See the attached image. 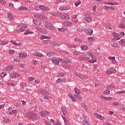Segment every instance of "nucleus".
I'll return each instance as SVG.
<instances>
[{
	"label": "nucleus",
	"instance_id": "3c124183",
	"mask_svg": "<svg viewBox=\"0 0 125 125\" xmlns=\"http://www.w3.org/2000/svg\"><path fill=\"white\" fill-rule=\"evenodd\" d=\"M68 96L69 97H70L71 99H72V101H76V99L74 97V96H72L71 94H69Z\"/></svg>",
	"mask_w": 125,
	"mask_h": 125
},
{
	"label": "nucleus",
	"instance_id": "a18cd8bd",
	"mask_svg": "<svg viewBox=\"0 0 125 125\" xmlns=\"http://www.w3.org/2000/svg\"><path fill=\"white\" fill-rule=\"evenodd\" d=\"M115 86L113 84H110L106 87L107 89H112V88H114Z\"/></svg>",
	"mask_w": 125,
	"mask_h": 125
},
{
	"label": "nucleus",
	"instance_id": "37998d69",
	"mask_svg": "<svg viewBox=\"0 0 125 125\" xmlns=\"http://www.w3.org/2000/svg\"><path fill=\"white\" fill-rule=\"evenodd\" d=\"M74 91L76 94L80 95L81 94V90L78 88H75Z\"/></svg>",
	"mask_w": 125,
	"mask_h": 125
},
{
	"label": "nucleus",
	"instance_id": "09e8293b",
	"mask_svg": "<svg viewBox=\"0 0 125 125\" xmlns=\"http://www.w3.org/2000/svg\"><path fill=\"white\" fill-rule=\"evenodd\" d=\"M87 40L90 42H94V41H95V38L93 37H88Z\"/></svg>",
	"mask_w": 125,
	"mask_h": 125
},
{
	"label": "nucleus",
	"instance_id": "69168bd1",
	"mask_svg": "<svg viewBox=\"0 0 125 125\" xmlns=\"http://www.w3.org/2000/svg\"><path fill=\"white\" fill-rule=\"evenodd\" d=\"M105 28L106 29H107V30H111V26H110L109 24H106L105 25Z\"/></svg>",
	"mask_w": 125,
	"mask_h": 125
},
{
	"label": "nucleus",
	"instance_id": "bf43d9fd",
	"mask_svg": "<svg viewBox=\"0 0 125 125\" xmlns=\"http://www.w3.org/2000/svg\"><path fill=\"white\" fill-rule=\"evenodd\" d=\"M83 121H88V117H87V116L85 115L83 116Z\"/></svg>",
	"mask_w": 125,
	"mask_h": 125
},
{
	"label": "nucleus",
	"instance_id": "cd10ccee",
	"mask_svg": "<svg viewBox=\"0 0 125 125\" xmlns=\"http://www.w3.org/2000/svg\"><path fill=\"white\" fill-rule=\"evenodd\" d=\"M62 119H63V120L64 121V124L65 125H70V122H69V120L66 119V118L63 117Z\"/></svg>",
	"mask_w": 125,
	"mask_h": 125
},
{
	"label": "nucleus",
	"instance_id": "72a5a7b5",
	"mask_svg": "<svg viewBox=\"0 0 125 125\" xmlns=\"http://www.w3.org/2000/svg\"><path fill=\"white\" fill-rule=\"evenodd\" d=\"M74 98L76 99H78V100H82V98L80 95L74 94Z\"/></svg>",
	"mask_w": 125,
	"mask_h": 125
},
{
	"label": "nucleus",
	"instance_id": "4be33fe9",
	"mask_svg": "<svg viewBox=\"0 0 125 125\" xmlns=\"http://www.w3.org/2000/svg\"><path fill=\"white\" fill-rule=\"evenodd\" d=\"M79 60H80V61H84V60H87V56L86 55H82L80 57Z\"/></svg>",
	"mask_w": 125,
	"mask_h": 125
},
{
	"label": "nucleus",
	"instance_id": "e433bc0d",
	"mask_svg": "<svg viewBox=\"0 0 125 125\" xmlns=\"http://www.w3.org/2000/svg\"><path fill=\"white\" fill-rule=\"evenodd\" d=\"M9 42L8 41H0V45H4V44H7Z\"/></svg>",
	"mask_w": 125,
	"mask_h": 125
},
{
	"label": "nucleus",
	"instance_id": "bb28decb",
	"mask_svg": "<svg viewBox=\"0 0 125 125\" xmlns=\"http://www.w3.org/2000/svg\"><path fill=\"white\" fill-rule=\"evenodd\" d=\"M62 112V113L64 115H66L67 114V110L66 109V107L65 106H62L61 108Z\"/></svg>",
	"mask_w": 125,
	"mask_h": 125
},
{
	"label": "nucleus",
	"instance_id": "c9c22d12",
	"mask_svg": "<svg viewBox=\"0 0 125 125\" xmlns=\"http://www.w3.org/2000/svg\"><path fill=\"white\" fill-rule=\"evenodd\" d=\"M73 54L74 56H78V55H80V54H81V53L80 51L76 50V51H73Z\"/></svg>",
	"mask_w": 125,
	"mask_h": 125
},
{
	"label": "nucleus",
	"instance_id": "9b49d317",
	"mask_svg": "<svg viewBox=\"0 0 125 125\" xmlns=\"http://www.w3.org/2000/svg\"><path fill=\"white\" fill-rule=\"evenodd\" d=\"M73 23L70 21H64L62 22V25L64 26V27H71Z\"/></svg>",
	"mask_w": 125,
	"mask_h": 125
},
{
	"label": "nucleus",
	"instance_id": "c85d7f7f",
	"mask_svg": "<svg viewBox=\"0 0 125 125\" xmlns=\"http://www.w3.org/2000/svg\"><path fill=\"white\" fill-rule=\"evenodd\" d=\"M46 55L48 56V57H53L55 56V54L53 52L47 53Z\"/></svg>",
	"mask_w": 125,
	"mask_h": 125
},
{
	"label": "nucleus",
	"instance_id": "f257e3e1",
	"mask_svg": "<svg viewBox=\"0 0 125 125\" xmlns=\"http://www.w3.org/2000/svg\"><path fill=\"white\" fill-rule=\"evenodd\" d=\"M43 25L44 27H45V28H48V29H49V30H51V31H53V30H54V27H53V26H52V23H51V22L45 21L43 23Z\"/></svg>",
	"mask_w": 125,
	"mask_h": 125
},
{
	"label": "nucleus",
	"instance_id": "6e6552de",
	"mask_svg": "<svg viewBox=\"0 0 125 125\" xmlns=\"http://www.w3.org/2000/svg\"><path fill=\"white\" fill-rule=\"evenodd\" d=\"M112 37L114 38V39H112V41L113 42H115V41H118V40H120L119 34L116 32H113L112 33Z\"/></svg>",
	"mask_w": 125,
	"mask_h": 125
},
{
	"label": "nucleus",
	"instance_id": "c756f323",
	"mask_svg": "<svg viewBox=\"0 0 125 125\" xmlns=\"http://www.w3.org/2000/svg\"><path fill=\"white\" fill-rule=\"evenodd\" d=\"M51 15H53V16H59L60 14L59 12H55L54 11H53L51 12Z\"/></svg>",
	"mask_w": 125,
	"mask_h": 125
},
{
	"label": "nucleus",
	"instance_id": "ea45409f",
	"mask_svg": "<svg viewBox=\"0 0 125 125\" xmlns=\"http://www.w3.org/2000/svg\"><path fill=\"white\" fill-rule=\"evenodd\" d=\"M40 40H44V39H50V37H48L47 36H45V35H41L40 38Z\"/></svg>",
	"mask_w": 125,
	"mask_h": 125
},
{
	"label": "nucleus",
	"instance_id": "603ef678",
	"mask_svg": "<svg viewBox=\"0 0 125 125\" xmlns=\"http://www.w3.org/2000/svg\"><path fill=\"white\" fill-rule=\"evenodd\" d=\"M83 125H90V124L88 123V121H83Z\"/></svg>",
	"mask_w": 125,
	"mask_h": 125
},
{
	"label": "nucleus",
	"instance_id": "6ab92c4d",
	"mask_svg": "<svg viewBox=\"0 0 125 125\" xmlns=\"http://www.w3.org/2000/svg\"><path fill=\"white\" fill-rule=\"evenodd\" d=\"M61 62V59H54L52 60V62L56 64V65H59V62Z\"/></svg>",
	"mask_w": 125,
	"mask_h": 125
},
{
	"label": "nucleus",
	"instance_id": "864d4df0",
	"mask_svg": "<svg viewBox=\"0 0 125 125\" xmlns=\"http://www.w3.org/2000/svg\"><path fill=\"white\" fill-rule=\"evenodd\" d=\"M110 94V90H106L104 92V94H105V95H108V94Z\"/></svg>",
	"mask_w": 125,
	"mask_h": 125
},
{
	"label": "nucleus",
	"instance_id": "412c9836",
	"mask_svg": "<svg viewBox=\"0 0 125 125\" xmlns=\"http://www.w3.org/2000/svg\"><path fill=\"white\" fill-rule=\"evenodd\" d=\"M33 22L35 25H41L42 24V21L38 20H33Z\"/></svg>",
	"mask_w": 125,
	"mask_h": 125
},
{
	"label": "nucleus",
	"instance_id": "20e7f679",
	"mask_svg": "<svg viewBox=\"0 0 125 125\" xmlns=\"http://www.w3.org/2000/svg\"><path fill=\"white\" fill-rule=\"evenodd\" d=\"M84 20L89 23L92 22V17L91 16L90 13L86 14L85 15Z\"/></svg>",
	"mask_w": 125,
	"mask_h": 125
},
{
	"label": "nucleus",
	"instance_id": "0e129e2a",
	"mask_svg": "<svg viewBox=\"0 0 125 125\" xmlns=\"http://www.w3.org/2000/svg\"><path fill=\"white\" fill-rule=\"evenodd\" d=\"M58 32H64L65 31V28H59L58 29Z\"/></svg>",
	"mask_w": 125,
	"mask_h": 125
},
{
	"label": "nucleus",
	"instance_id": "dca6fc26",
	"mask_svg": "<svg viewBox=\"0 0 125 125\" xmlns=\"http://www.w3.org/2000/svg\"><path fill=\"white\" fill-rule=\"evenodd\" d=\"M39 8H41L42 10H43V11H48L49 10V8H48V7H46L42 5H40Z\"/></svg>",
	"mask_w": 125,
	"mask_h": 125
},
{
	"label": "nucleus",
	"instance_id": "ddd939ff",
	"mask_svg": "<svg viewBox=\"0 0 125 125\" xmlns=\"http://www.w3.org/2000/svg\"><path fill=\"white\" fill-rule=\"evenodd\" d=\"M39 115L41 116V117H45V116H47L49 115V112L47 111H41Z\"/></svg>",
	"mask_w": 125,
	"mask_h": 125
},
{
	"label": "nucleus",
	"instance_id": "f704fd0d",
	"mask_svg": "<svg viewBox=\"0 0 125 125\" xmlns=\"http://www.w3.org/2000/svg\"><path fill=\"white\" fill-rule=\"evenodd\" d=\"M72 22H78V21H79V17L75 16L72 19Z\"/></svg>",
	"mask_w": 125,
	"mask_h": 125
},
{
	"label": "nucleus",
	"instance_id": "13d9d810",
	"mask_svg": "<svg viewBox=\"0 0 125 125\" xmlns=\"http://www.w3.org/2000/svg\"><path fill=\"white\" fill-rule=\"evenodd\" d=\"M88 35H92V34H93V30H92V29H89L88 31Z\"/></svg>",
	"mask_w": 125,
	"mask_h": 125
},
{
	"label": "nucleus",
	"instance_id": "4468645a",
	"mask_svg": "<svg viewBox=\"0 0 125 125\" xmlns=\"http://www.w3.org/2000/svg\"><path fill=\"white\" fill-rule=\"evenodd\" d=\"M8 113H9V115H12V114H17V110H12V108L10 107L8 108Z\"/></svg>",
	"mask_w": 125,
	"mask_h": 125
},
{
	"label": "nucleus",
	"instance_id": "f8f14e48",
	"mask_svg": "<svg viewBox=\"0 0 125 125\" xmlns=\"http://www.w3.org/2000/svg\"><path fill=\"white\" fill-rule=\"evenodd\" d=\"M90 56L91 57L88 60L89 62L90 63H94V62H96V57H95V56L91 57V55H90Z\"/></svg>",
	"mask_w": 125,
	"mask_h": 125
},
{
	"label": "nucleus",
	"instance_id": "4c0bfd02",
	"mask_svg": "<svg viewBox=\"0 0 125 125\" xmlns=\"http://www.w3.org/2000/svg\"><path fill=\"white\" fill-rule=\"evenodd\" d=\"M66 75L65 73H63V72H60L59 75H57V77L58 78H61L62 77H64Z\"/></svg>",
	"mask_w": 125,
	"mask_h": 125
},
{
	"label": "nucleus",
	"instance_id": "052dcab7",
	"mask_svg": "<svg viewBox=\"0 0 125 125\" xmlns=\"http://www.w3.org/2000/svg\"><path fill=\"white\" fill-rule=\"evenodd\" d=\"M81 1H76L75 3V6H78L79 4H81Z\"/></svg>",
	"mask_w": 125,
	"mask_h": 125
},
{
	"label": "nucleus",
	"instance_id": "a19ab883",
	"mask_svg": "<svg viewBox=\"0 0 125 125\" xmlns=\"http://www.w3.org/2000/svg\"><path fill=\"white\" fill-rule=\"evenodd\" d=\"M10 42H12V43H13V44H14V45H16V46H17V45H19V46L22 45V43H21V42L18 43H17L16 42H14L12 41H11Z\"/></svg>",
	"mask_w": 125,
	"mask_h": 125
},
{
	"label": "nucleus",
	"instance_id": "7c9ffc66",
	"mask_svg": "<svg viewBox=\"0 0 125 125\" xmlns=\"http://www.w3.org/2000/svg\"><path fill=\"white\" fill-rule=\"evenodd\" d=\"M86 54H87V55H86V56H87V60H89V58H90L91 57H92L93 56V55L91 53H90L89 52H87ZM90 55L91 56H90Z\"/></svg>",
	"mask_w": 125,
	"mask_h": 125
},
{
	"label": "nucleus",
	"instance_id": "79ce46f5",
	"mask_svg": "<svg viewBox=\"0 0 125 125\" xmlns=\"http://www.w3.org/2000/svg\"><path fill=\"white\" fill-rule=\"evenodd\" d=\"M27 85V83L25 82H22L21 83V87H25Z\"/></svg>",
	"mask_w": 125,
	"mask_h": 125
},
{
	"label": "nucleus",
	"instance_id": "2f4dec72",
	"mask_svg": "<svg viewBox=\"0 0 125 125\" xmlns=\"http://www.w3.org/2000/svg\"><path fill=\"white\" fill-rule=\"evenodd\" d=\"M39 92H41L42 94H49V93H48V91L44 89H41L39 90Z\"/></svg>",
	"mask_w": 125,
	"mask_h": 125
},
{
	"label": "nucleus",
	"instance_id": "a878e982",
	"mask_svg": "<svg viewBox=\"0 0 125 125\" xmlns=\"http://www.w3.org/2000/svg\"><path fill=\"white\" fill-rule=\"evenodd\" d=\"M34 55L35 56H37V57H43V54L40 52H35Z\"/></svg>",
	"mask_w": 125,
	"mask_h": 125
},
{
	"label": "nucleus",
	"instance_id": "5fc2aeb1",
	"mask_svg": "<svg viewBox=\"0 0 125 125\" xmlns=\"http://www.w3.org/2000/svg\"><path fill=\"white\" fill-rule=\"evenodd\" d=\"M119 39H122V37H123V36H125V32H121L119 34Z\"/></svg>",
	"mask_w": 125,
	"mask_h": 125
},
{
	"label": "nucleus",
	"instance_id": "774afa93",
	"mask_svg": "<svg viewBox=\"0 0 125 125\" xmlns=\"http://www.w3.org/2000/svg\"><path fill=\"white\" fill-rule=\"evenodd\" d=\"M45 124L46 125H51V124L50 123V122L48 121H45Z\"/></svg>",
	"mask_w": 125,
	"mask_h": 125
},
{
	"label": "nucleus",
	"instance_id": "5701e85b",
	"mask_svg": "<svg viewBox=\"0 0 125 125\" xmlns=\"http://www.w3.org/2000/svg\"><path fill=\"white\" fill-rule=\"evenodd\" d=\"M105 4H109V5H118L119 4L116 2H104Z\"/></svg>",
	"mask_w": 125,
	"mask_h": 125
},
{
	"label": "nucleus",
	"instance_id": "4d7b16f0",
	"mask_svg": "<svg viewBox=\"0 0 125 125\" xmlns=\"http://www.w3.org/2000/svg\"><path fill=\"white\" fill-rule=\"evenodd\" d=\"M13 61L15 62H20V59H19V58H14Z\"/></svg>",
	"mask_w": 125,
	"mask_h": 125
},
{
	"label": "nucleus",
	"instance_id": "6e6d98bb",
	"mask_svg": "<svg viewBox=\"0 0 125 125\" xmlns=\"http://www.w3.org/2000/svg\"><path fill=\"white\" fill-rule=\"evenodd\" d=\"M7 75V73H6V72H2L0 74V76L1 77H2V78H4V77H5V76H6Z\"/></svg>",
	"mask_w": 125,
	"mask_h": 125
},
{
	"label": "nucleus",
	"instance_id": "58836bf2",
	"mask_svg": "<svg viewBox=\"0 0 125 125\" xmlns=\"http://www.w3.org/2000/svg\"><path fill=\"white\" fill-rule=\"evenodd\" d=\"M8 17L10 20H13L14 18L11 13H8Z\"/></svg>",
	"mask_w": 125,
	"mask_h": 125
},
{
	"label": "nucleus",
	"instance_id": "aec40b11",
	"mask_svg": "<svg viewBox=\"0 0 125 125\" xmlns=\"http://www.w3.org/2000/svg\"><path fill=\"white\" fill-rule=\"evenodd\" d=\"M61 18L62 19H63V18L64 19H70V15L67 13L63 14L62 16L61 17Z\"/></svg>",
	"mask_w": 125,
	"mask_h": 125
},
{
	"label": "nucleus",
	"instance_id": "1a4fd4ad",
	"mask_svg": "<svg viewBox=\"0 0 125 125\" xmlns=\"http://www.w3.org/2000/svg\"><path fill=\"white\" fill-rule=\"evenodd\" d=\"M10 77L11 79H13L14 78H17V77H21V74H20V73L14 72L10 74Z\"/></svg>",
	"mask_w": 125,
	"mask_h": 125
},
{
	"label": "nucleus",
	"instance_id": "49530a36",
	"mask_svg": "<svg viewBox=\"0 0 125 125\" xmlns=\"http://www.w3.org/2000/svg\"><path fill=\"white\" fill-rule=\"evenodd\" d=\"M67 46L70 48H76L77 47V45H72V44H67Z\"/></svg>",
	"mask_w": 125,
	"mask_h": 125
},
{
	"label": "nucleus",
	"instance_id": "e2e57ef3",
	"mask_svg": "<svg viewBox=\"0 0 125 125\" xmlns=\"http://www.w3.org/2000/svg\"><path fill=\"white\" fill-rule=\"evenodd\" d=\"M120 28H122V29H125V24H124V23H121L119 25V26Z\"/></svg>",
	"mask_w": 125,
	"mask_h": 125
},
{
	"label": "nucleus",
	"instance_id": "2eb2a0df",
	"mask_svg": "<svg viewBox=\"0 0 125 125\" xmlns=\"http://www.w3.org/2000/svg\"><path fill=\"white\" fill-rule=\"evenodd\" d=\"M94 116H96V118H98V119H99V120H101L102 121L105 120V117H104L101 115H99L96 112L95 113Z\"/></svg>",
	"mask_w": 125,
	"mask_h": 125
},
{
	"label": "nucleus",
	"instance_id": "a211bd4d",
	"mask_svg": "<svg viewBox=\"0 0 125 125\" xmlns=\"http://www.w3.org/2000/svg\"><path fill=\"white\" fill-rule=\"evenodd\" d=\"M104 9L105 10H115V7L114 6H104Z\"/></svg>",
	"mask_w": 125,
	"mask_h": 125
},
{
	"label": "nucleus",
	"instance_id": "f3484780",
	"mask_svg": "<svg viewBox=\"0 0 125 125\" xmlns=\"http://www.w3.org/2000/svg\"><path fill=\"white\" fill-rule=\"evenodd\" d=\"M36 29V30H38V31H39L41 33H42L43 34H45V33H46V31L45 29H44V28L37 27Z\"/></svg>",
	"mask_w": 125,
	"mask_h": 125
},
{
	"label": "nucleus",
	"instance_id": "de8ad7c7",
	"mask_svg": "<svg viewBox=\"0 0 125 125\" xmlns=\"http://www.w3.org/2000/svg\"><path fill=\"white\" fill-rule=\"evenodd\" d=\"M119 43L120 44H122V45H125V39H122L119 42Z\"/></svg>",
	"mask_w": 125,
	"mask_h": 125
},
{
	"label": "nucleus",
	"instance_id": "680f3d73",
	"mask_svg": "<svg viewBox=\"0 0 125 125\" xmlns=\"http://www.w3.org/2000/svg\"><path fill=\"white\" fill-rule=\"evenodd\" d=\"M104 100H106V101H109V100H112V98L111 97H109V98L105 97V98H104Z\"/></svg>",
	"mask_w": 125,
	"mask_h": 125
},
{
	"label": "nucleus",
	"instance_id": "423d86ee",
	"mask_svg": "<svg viewBox=\"0 0 125 125\" xmlns=\"http://www.w3.org/2000/svg\"><path fill=\"white\" fill-rule=\"evenodd\" d=\"M61 62L65 64H68L69 63H71V59L69 58H64L63 59H61Z\"/></svg>",
	"mask_w": 125,
	"mask_h": 125
},
{
	"label": "nucleus",
	"instance_id": "393cba45",
	"mask_svg": "<svg viewBox=\"0 0 125 125\" xmlns=\"http://www.w3.org/2000/svg\"><path fill=\"white\" fill-rule=\"evenodd\" d=\"M70 8V6H62L60 8V11H63V10H69Z\"/></svg>",
	"mask_w": 125,
	"mask_h": 125
},
{
	"label": "nucleus",
	"instance_id": "c03bdc74",
	"mask_svg": "<svg viewBox=\"0 0 125 125\" xmlns=\"http://www.w3.org/2000/svg\"><path fill=\"white\" fill-rule=\"evenodd\" d=\"M27 8L26 7L21 6L18 8V10L21 11V10H27Z\"/></svg>",
	"mask_w": 125,
	"mask_h": 125
},
{
	"label": "nucleus",
	"instance_id": "7ed1b4c3",
	"mask_svg": "<svg viewBox=\"0 0 125 125\" xmlns=\"http://www.w3.org/2000/svg\"><path fill=\"white\" fill-rule=\"evenodd\" d=\"M27 117L31 120H36L38 117V115L36 113L28 112L27 113Z\"/></svg>",
	"mask_w": 125,
	"mask_h": 125
},
{
	"label": "nucleus",
	"instance_id": "0eeeda50",
	"mask_svg": "<svg viewBox=\"0 0 125 125\" xmlns=\"http://www.w3.org/2000/svg\"><path fill=\"white\" fill-rule=\"evenodd\" d=\"M21 28H20V29H19L17 30V32L18 33H21L22 32H25V31L26 30V28H27V25H26L25 24H21Z\"/></svg>",
	"mask_w": 125,
	"mask_h": 125
},
{
	"label": "nucleus",
	"instance_id": "9d476101",
	"mask_svg": "<svg viewBox=\"0 0 125 125\" xmlns=\"http://www.w3.org/2000/svg\"><path fill=\"white\" fill-rule=\"evenodd\" d=\"M28 56V54L26 52L19 53V57L21 59H24V58H26V57Z\"/></svg>",
	"mask_w": 125,
	"mask_h": 125
},
{
	"label": "nucleus",
	"instance_id": "473e14b6",
	"mask_svg": "<svg viewBox=\"0 0 125 125\" xmlns=\"http://www.w3.org/2000/svg\"><path fill=\"white\" fill-rule=\"evenodd\" d=\"M81 48L82 50L86 51V50H87V49H88V47H87V46H86V45H82L81 46Z\"/></svg>",
	"mask_w": 125,
	"mask_h": 125
},
{
	"label": "nucleus",
	"instance_id": "338daca9",
	"mask_svg": "<svg viewBox=\"0 0 125 125\" xmlns=\"http://www.w3.org/2000/svg\"><path fill=\"white\" fill-rule=\"evenodd\" d=\"M44 99H46L47 100H49V99H50L51 98L48 96L45 95L44 96Z\"/></svg>",
	"mask_w": 125,
	"mask_h": 125
},
{
	"label": "nucleus",
	"instance_id": "b1692460",
	"mask_svg": "<svg viewBox=\"0 0 125 125\" xmlns=\"http://www.w3.org/2000/svg\"><path fill=\"white\" fill-rule=\"evenodd\" d=\"M13 68H14V66H13V65H9L5 68V71H12Z\"/></svg>",
	"mask_w": 125,
	"mask_h": 125
},
{
	"label": "nucleus",
	"instance_id": "f03ea898",
	"mask_svg": "<svg viewBox=\"0 0 125 125\" xmlns=\"http://www.w3.org/2000/svg\"><path fill=\"white\" fill-rule=\"evenodd\" d=\"M34 16L35 18L41 19V20H45L46 19V17L43 14H35Z\"/></svg>",
	"mask_w": 125,
	"mask_h": 125
},
{
	"label": "nucleus",
	"instance_id": "8fccbe9b",
	"mask_svg": "<svg viewBox=\"0 0 125 125\" xmlns=\"http://www.w3.org/2000/svg\"><path fill=\"white\" fill-rule=\"evenodd\" d=\"M51 42L49 40H46L44 41V44H50Z\"/></svg>",
	"mask_w": 125,
	"mask_h": 125
},
{
	"label": "nucleus",
	"instance_id": "39448f33",
	"mask_svg": "<svg viewBox=\"0 0 125 125\" xmlns=\"http://www.w3.org/2000/svg\"><path fill=\"white\" fill-rule=\"evenodd\" d=\"M117 70L113 68H108L106 71L105 74L106 75H111V74H113V73H116Z\"/></svg>",
	"mask_w": 125,
	"mask_h": 125
}]
</instances>
